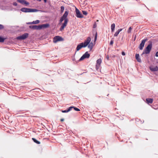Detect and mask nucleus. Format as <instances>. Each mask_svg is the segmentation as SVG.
<instances>
[{
    "instance_id": "1",
    "label": "nucleus",
    "mask_w": 158,
    "mask_h": 158,
    "mask_svg": "<svg viewBox=\"0 0 158 158\" xmlns=\"http://www.w3.org/2000/svg\"><path fill=\"white\" fill-rule=\"evenodd\" d=\"M149 44L144 49L142 53V55H143L144 54H148L150 52L152 48V41H149Z\"/></svg>"
},
{
    "instance_id": "2",
    "label": "nucleus",
    "mask_w": 158,
    "mask_h": 158,
    "mask_svg": "<svg viewBox=\"0 0 158 158\" xmlns=\"http://www.w3.org/2000/svg\"><path fill=\"white\" fill-rule=\"evenodd\" d=\"M20 10L25 13L36 12L39 11L38 10L35 9H31L24 7L21 9Z\"/></svg>"
},
{
    "instance_id": "3",
    "label": "nucleus",
    "mask_w": 158,
    "mask_h": 158,
    "mask_svg": "<svg viewBox=\"0 0 158 158\" xmlns=\"http://www.w3.org/2000/svg\"><path fill=\"white\" fill-rule=\"evenodd\" d=\"M28 36V34L27 33H25L22 35L17 37L16 39L17 40H23L25 39Z\"/></svg>"
},
{
    "instance_id": "4",
    "label": "nucleus",
    "mask_w": 158,
    "mask_h": 158,
    "mask_svg": "<svg viewBox=\"0 0 158 158\" xmlns=\"http://www.w3.org/2000/svg\"><path fill=\"white\" fill-rule=\"evenodd\" d=\"M91 41V38L90 37L87 38L86 40H85L84 43H81L83 47L85 48L88 45Z\"/></svg>"
},
{
    "instance_id": "5",
    "label": "nucleus",
    "mask_w": 158,
    "mask_h": 158,
    "mask_svg": "<svg viewBox=\"0 0 158 158\" xmlns=\"http://www.w3.org/2000/svg\"><path fill=\"white\" fill-rule=\"evenodd\" d=\"M63 40V39L61 37L59 36H56L53 39V42L54 43H56L58 41Z\"/></svg>"
},
{
    "instance_id": "6",
    "label": "nucleus",
    "mask_w": 158,
    "mask_h": 158,
    "mask_svg": "<svg viewBox=\"0 0 158 158\" xmlns=\"http://www.w3.org/2000/svg\"><path fill=\"white\" fill-rule=\"evenodd\" d=\"M75 12L76 13V16L78 18H82L83 17V15L81 14L79 10L76 8Z\"/></svg>"
},
{
    "instance_id": "7",
    "label": "nucleus",
    "mask_w": 158,
    "mask_h": 158,
    "mask_svg": "<svg viewBox=\"0 0 158 158\" xmlns=\"http://www.w3.org/2000/svg\"><path fill=\"white\" fill-rule=\"evenodd\" d=\"M90 55L88 53V52H86L79 59V61L82 60L85 58H88L89 57Z\"/></svg>"
},
{
    "instance_id": "8",
    "label": "nucleus",
    "mask_w": 158,
    "mask_h": 158,
    "mask_svg": "<svg viewBox=\"0 0 158 158\" xmlns=\"http://www.w3.org/2000/svg\"><path fill=\"white\" fill-rule=\"evenodd\" d=\"M147 39L146 38L143 40L142 41V42L140 44V45L139 47V48L140 50H142L143 49V48L144 46L145 42L146 41H147Z\"/></svg>"
},
{
    "instance_id": "9",
    "label": "nucleus",
    "mask_w": 158,
    "mask_h": 158,
    "mask_svg": "<svg viewBox=\"0 0 158 158\" xmlns=\"http://www.w3.org/2000/svg\"><path fill=\"white\" fill-rule=\"evenodd\" d=\"M68 21V19H66L65 20V21H64V22L62 24L60 28V31H62L64 29V28L66 26Z\"/></svg>"
},
{
    "instance_id": "10",
    "label": "nucleus",
    "mask_w": 158,
    "mask_h": 158,
    "mask_svg": "<svg viewBox=\"0 0 158 158\" xmlns=\"http://www.w3.org/2000/svg\"><path fill=\"white\" fill-rule=\"evenodd\" d=\"M17 1L22 4L25 5L26 6H27L29 4V3L25 0H17Z\"/></svg>"
},
{
    "instance_id": "11",
    "label": "nucleus",
    "mask_w": 158,
    "mask_h": 158,
    "mask_svg": "<svg viewBox=\"0 0 158 158\" xmlns=\"http://www.w3.org/2000/svg\"><path fill=\"white\" fill-rule=\"evenodd\" d=\"M150 70L153 72L157 71L158 70V67L157 66L155 67H150Z\"/></svg>"
},
{
    "instance_id": "12",
    "label": "nucleus",
    "mask_w": 158,
    "mask_h": 158,
    "mask_svg": "<svg viewBox=\"0 0 158 158\" xmlns=\"http://www.w3.org/2000/svg\"><path fill=\"white\" fill-rule=\"evenodd\" d=\"M83 47L82 44V43H80L77 46L76 48V52L77 51H78L79 50H80L81 48Z\"/></svg>"
},
{
    "instance_id": "13",
    "label": "nucleus",
    "mask_w": 158,
    "mask_h": 158,
    "mask_svg": "<svg viewBox=\"0 0 158 158\" xmlns=\"http://www.w3.org/2000/svg\"><path fill=\"white\" fill-rule=\"evenodd\" d=\"M135 58L138 62L139 63L141 62V60L140 58L139 54H136L135 55Z\"/></svg>"
},
{
    "instance_id": "14",
    "label": "nucleus",
    "mask_w": 158,
    "mask_h": 158,
    "mask_svg": "<svg viewBox=\"0 0 158 158\" xmlns=\"http://www.w3.org/2000/svg\"><path fill=\"white\" fill-rule=\"evenodd\" d=\"M93 46L94 44L92 42L90 43V42L88 45V48L89 49L90 51H91L92 50Z\"/></svg>"
},
{
    "instance_id": "15",
    "label": "nucleus",
    "mask_w": 158,
    "mask_h": 158,
    "mask_svg": "<svg viewBox=\"0 0 158 158\" xmlns=\"http://www.w3.org/2000/svg\"><path fill=\"white\" fill-rule=\"evenodd\" d=\"M102 60L101 58H99L97 60V65H96V67H97V65L98 66H100L101 64L102 63Z\"/></svg>"
},
{
    "instance_id": "16",
    "label": "nucleus",
    "mask_w": 158,
    "mask_h": 158,
    "mask_svg": "<svg viewBox=\"0 0 158 158\" xmlns=\"http://www.w3.org/2000/svg\"><path fill=\"white\" fill-rule=\"evenodd\" d=\"M153 99L152 98H148L146 99V101L148 103H152Z\"/></svg>"
},
{
    "instance_id": "17",
    "label": "nucleus",
    "mask_w": 158,
    "mask_h": 158,
    "mask_svg": "<svg viewBox=\"0 0 158 158\" xmlns=\"http://www.w3.org/2000/svg\"><path fill=\"white\" fill-rule=\"evenodd\" d=\"M69 12L68 11H65L64 14L63 16H62L65 19H68L67 18V17L68 15Z\"/></svg>"
},
{
    "instance_id": "18",
    "label": "nucleus",
    "mask_w": 158,
    "mask_h": 158,
    "mask_svg": "<svg viewBox=\"0 0 158 158\" xmlns=\"http://www.w3.org/2000/svg\"><path fill=\"white\" fill-rule=\"evenodd\" d=\"M115 27V24L114 23H113L111 25V32H112L114 31V28Z\"/></svg>"
},
{
    "instance_id": "19",
    "label": "nucleus",
    "mask_w": 158,
    "mask_h": 158,
    "mask_svg": "<svg viewBox=\"0 0 158 158\" xmlns=\"http://www.w3.org/2000/svg\"><path fill=\"white\" fill-rule=\"evenodd\" d=\"M41 25H42V28H47V27H48L49 26V25L48 24H43Z\"/></svg>"
},
{
    "instance_id": "20",
    "label": "nucleus",
    "mask_w": 158,
    "mask_h": 158,
    "mask_svg": "<svg viewBox=\"0 0 158 158\" xmlns=\"http://www.w3.org/2000/svg\"><path fill=\"white\" fill-rule=\"evenodd\" d=\"M32 139L35 143H36L37 144H40V142L39 141H38L34 138H32Z\"/></svg>"
},
{
    "instance_id": "21",
    "label": "nucleus",
    "mask_w": 158,
    "mask_h": 158,
    "mask_svg": "<svg viewBox=\"0 0 158 158\" xmlns=\"http://www.w3.org/2000/svg\"><path fill=\"white\" fill-rule=\"evenodd\" d=\"M29 27L33 30H36V25H30L29 26Z\"/></svg>"
},
{
    "instance_id": "22",
    "label": "nucleus",
    "mask_w": 158,
    "mask_h": 158,
    "mask_svg": "<svg viewBox=\"0 0 158 158\" xmlns=\"http://www.w3.org/2000/svg\"><path fill=\"white\" fill-rule=\"evenodd\" d=\"M42 28V27L41 25L38 26L36 25V30H40Z\"/></svg>"
},
{
    "instance_id": "23",
    "label": "nucleus",
    "mask_w": 158,
    "mask_h": 158,
    "mask_svg": "<svg viewBox=\"0 0 158 158\" xmlns=\"http://www.w3.org/2000/svg\"><path fill=\"white\" fill-rule=\"evenodd\" d=\"M40 23V21L38 20H36L35 21H33L32 22V23L33 24H38Z\"/></svg>"
},
{
    "instance_id": "24",
    "label": "nucleus",
    "mask_w": 158,
    "mask_h": 158,
    "mask_svg": "<svg viewBox=\"0 0 158 158\" xmlns=\"http://www.w3.org/2000/svg\"><path fill=\"white\" fill-rule=\"evenodd\" d=\"M66 19H65L62 16L61 17L60 19V20L59 22L60 23H62L64 20V21H65V20Z\"/></svg>"
},
{
    "instance_id": "25",
    "label": "nucleus",
    "mask_w": 158,
    "mask_h": 158,
    "mask_svg": "<svg viewBox=\"0 0 158 158\" xmlns=\"http://www.w3.org/2000/svg\"><path fill=\"white\" fill-rule=\"evenodd\" d=\"M132 29V28L131 27H130L129 28V29H128V31H127V32L128 33H131V32Z\"/></svg>"
},
{
    "instance_id": "26",
    "label": "nucleus",
    "mask_w": 158,
    "mask_h": 158,
    "mask_svg": "<svg viewBox=\"0 0 158 158\" xmlns=\"http://www.w3.org/2000/svg\"><path fill=\"white\" fill-rule=\"evenodd\" d=\"M119 33V32L118 31H117L115 32V34H114V36L115 37L117 36L118 35Z\"/></svg>"
},
{
    "instance_id": "27",
    "label": "nucleus",
    "mask_w": 158,
    "mask_h": 158,
    "mask_svg": "<svg viewBox=\"0 0 158 158\" xmlns=\"http://www.w3.org/2000/svg\"><path fill=\"white\" fill-rule=\"evenodd\" d=\"M5 39L0 36V42H2L4 41Z\"/></svg>"
},
{
    "instance_id": "28",
    "label": "nucleus",
    "mask_w": 158,
    "mask_h": 158,
    "mask_svg": "<svg viewBox=\"0 0 158 158\" xmlns=\"http://www.w3.org/2000/svg\"><path fill=\"white\" fill-rule=\"evenodd\" d=\"M61 10V12L63 13L64 11V7L63 6H61L60 7Z\"/></svg>"
},
{
    "instance_id": "29",
    "label": "nucleus",
    "mask_w": 158,
    "mask_h": 158,
    "mask_svg": "<svg viewBox=\"0 0 158 158\" xmlns=\"http://www.w3.org/2000/svg\"><path fill=\"white\" fill-rule=\"evenodd\" d=\"M82 12L83 14L84 15H86L87 14V12L86 11L82 10Z\"/></svg>"
},
{
    "instance_id": "30",
    "label": "nucleus",
    "mask_w": 158,
    "mask_h": 158,
    "mask_svg": "<svg viewBox=\"0 0 158 158\" xmlns=\"http://www.w3.org/2000/svg\"><path fill=\"white\" fill-rule=\"evenodd\" d=\"M73 108H74V110H75V111H80V110L77 108V107H75L74 106H73Z\"/></svg>"
},
{
    "instance_id": "31",
    "label": "nucleus",
    "mask_w": 158,
    "mask_h": 158,
    "mask_svg": "<svg viewBox=\"0 0 158 158\" xmlns=\"http://www.w3.org/2000/svg\"><path fill=\"white\" fill-rule=\"evenodd\" d=\"M97 32L96 31L95 35V38H94L95 41L97 39Z\"/></svg>"
},
{
    "instance_id": "32",
    "label": "nucleus",
    "mask_w": 158,
    "mask_h": 158,
    "mask_svg": "<svg viewBox=\"0 0 158 158\" xmlns=\"http://www.w3.org/2000/svg\"><path fill=\"white\" fill-rule=\"evenodd\" d=\"M73 106H70V107H69V108L67 109V110L68 111V112L69 111H70L71 110V109L72 108H73Z\"/></svg>"
},
{
    "instance_id": "33",
    "label": "nucleus",
    "mask_w": 158,
    "mask_h": 158,
    "mask_svg": "<svg viewBox=\"0 0 158 158\" xmlns=\"http://www.w3.org/2000/svg\"><path fill=\"white\" fill-rule=\"evenodd\" d=\"M4 28V26L3 25L0 24V30H2Z\"/></svg>"
},
{
    "instance_id": "34",
    "label": "nucleus",
    "mask_w": 158,
    "mask_h": 158,
    "mask_svg": "<svg viewBox=\"0 0 158 158\" xmlns=\"http://www.w3.org/2000/svg\"><path fill=\"white\" fill-rule=\"evenodd\" d=\"M97 27V24L96 23H95L93 26V27L94 28H95Z\"/></svg>"
},
{
    "instance_id": "35",
    "label": "nucleus",
    "mask_w": 158,
    "mask_h": 158,
    "mask_svg": "<svg viewBox=\"0 0 158 158\" xmlns=\"http://www.w3.org/2000/svg\"><path fill=\"white\" fill-rule=\"evenodd\" d=\"M62 113H67V112H68V111L67 110H62Z\"/></svg>"
},
{
    "instance_id": "36",
    "label": "nucleus",
    "mask_w": 158,
    "mask_h": 158,
    "mask_svg": "<svg viewBox=\"0 0 158 158\" xmlns=\"http://www.w3.org/2000/svg\"><path fill=\"white\" fill-rule=\"evenodd\" d=\"M114 43V41L113 40H112L110 42V45H112Z\"/></svg>"
},
{
    "instance_id": "37",
    "label": "nucleus",
    "mask_w": 158,
    "mask_h": 158,
    "mask_svg": "<svg viewBox=\"0 0 158 158\" xmlns=\"http://www.w3.org/2000/svg\"><path fill=\"white\" fill-rule=\"evenodd\" d=\"M13 4L14 6H17V3L16 2H14L13 3Z\"/></svg>"
},
{
    "instance_id": "38",
    "label": "nucleus",
    "mask_w": 158,
    "mask_h": 158,
    "mask_svg": "<svg viewBox=\"0 0 158 158\" xmlns=\"http://www.w3.org/2000/svg\"><path fill=\"white\" fill-rule=\"evenodd\" d=\"M106 59L107 60H109V57L108 55H107L106 56Z\"/></svg>"
},
{
    "instance_id": "39",
    "label": "nucleus",
    "mask_w": 158,
    "mask_h": 158,
    "mask_svg": "<svg viewBox=\"0 0 158 158\" xmlns=\"http://www.w3.org/2000/svg\"><path fill=\"white\" fill-rule=\"evenodd\" d=\"M122 55L123 56H125V53L124 52H122Z\"/></svg>"
},
{
    "instance_id": "40",
    "label": "nucleus",
    "mask_w": 158,
    "mask_h": 158,
    "mask_svg": "<svg viewBox=\"0 0 158 158\" xmlns=\"http://www.w3.org/2000/svg\"><path fill=\"white\" fill-rule=\"evenodd\" d=\"M122 30H123V29L121 28V29H119L118 31L120 32Z\"/></svg>"
},
{
    "instance_id": "41",
    "label": "nucleus",
    "mask_w": 158,
    "mask_h": 158,
    "mask_svg": "<svg viewBox=\"0 0 158 158\" xmlns=\"http://www.w3.org/2000/svg\"><path fill=\"white\" fill-rule=\"evenodd\" d=\"M156 57H158V51L156 53Z\"/></svg>"
},
{
    "instance_id": "42",
    "label": "nucleus",
    "mask_w": 158,
    "mask_h": 158,
    "mask_svg": "<svg viewBox=\"0 0 158 158\" xmlns=\"http://www.w3.org/2000/svg\"><path fill=\"white\" fill-rule=\"evenodd\" d=\"M32 23V22H30L28 23L27 24H33V23Z\"/></svg>"
},
{
    "instance_id": "43",
    "label": "nucleus",
    "mask_w": 158,
    "mask_h": 158,
    "mask_svg": "<svg viewBox=\"0 0 158 158\" xmlns=\"http://www.w3.org/2000/svg\"><path fill=\"white\" fill-rule=\"evenodd\" d=\"M64 118H61L60 119L61 121H62V122L63 121H64Z\"/></svg>"
},
{
    "instance_id": "44",
    "label": "nucleus",
    "mask_w": 158,
    "mask_h": 158,
    "mask_svg": "<svg viewBox=\"0 0 158 158\" xmlns=\"http://www.w3.org/2000/svg\"><path fill=\"white\" fill-rule=\"evenodd\" d=\"M45 2H47V0H44Z\"/></svg>"
},
{
    "instance_id": "45",
    "label": "nucleus",
    "mask_w": 158,
    "mask_h": 158,
    "mask_svg": "<svg viewBox=\"0 0 158 158\" xmlns=\"http://www.w3.org/2000/svg\"><path fill=\"white\" fill-rule=\"evenodd\" d=\"M39 0V1H40L41 0Z\"/></svg>"
},
{
    "instance_id": "46",
    "label": "nucleus",
    "mask_w": 158,
    "mask_h": 158,
    "mask_svg": "<svg viewBox=\"0 0 158 158\" xmlns=\"http://www.w3.org/2000/svg\"><path fill=\"white\" fill-rule=\"evenodd\" d=\"M39 0V1H40L41 0Z\"/></svg>"
}]
</instances>
